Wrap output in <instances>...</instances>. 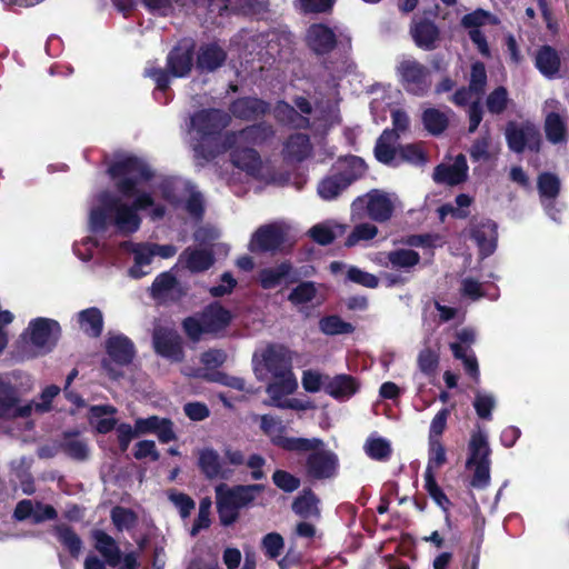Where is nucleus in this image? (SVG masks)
Returning <instances> with one entry per match:
<instances>
[{"label": "nucleus", "mask_w": 569, "mask_h": 569, "mask_svg": "<svg viewBox=\"0 0 569 569\" xmlns=\"http://www.w3.org/2000/svg\"><path fill=\"white\" fill-rule=\"evenodd\" d=\"M267 104L257 98L239 99L232 104V113L239 118L251 119L263 114Z\"/></svg>", "instance_id": "e433bc0d"}, {"label": "nucleus", "mask_w": 569, "mask_h": 569, "mask_svg": "<svg viewBox=\"0 0 569 569\" xmlns=\"http://www.w3.org/2000/svg\"><path fill=\"white\" fill-rule=\"evenodd\" d=\"M109 173L117 179V189L121 197L102 192L98 203L90 210L89 228L92 232H101L109 224H113L121 233L136 232L141 223L138 210L152 208V219H160L164 214L161 206L154 204L150 193L142 190V182L151 177L149 168L139 159L124 157L117 160Z\"/></svg>", "instance_id": "f257e3e1"}, {"label": "nucleus", "mask_w": 569, "mask_h": 569, "mask_svg": "<svg viewBox=\"0 0 569 569\" xmlns=\"http://www.w3.org/2000/svg\"><path fill=\"white\" fill-rule=\"evenodd\" d=\"M490 448L487 435L482 430H477L471 435L469 441V457L467 468H472L475 463H490Z\"/></svg>", "instance_id": "c756f323"}, {"label": "nucleus", "mask_w": 569, "mask_h": 569, "mask_svg": "<svg viewBox=\"0 0 569 569\" xmlns=\"http://www.w3.org/2000/svg\"><path fill=\"white\" fill-rule=\"evenodd\" d=\"M276 117L288 124L303 127L308 123L307 118L299 116L297 111L286 102H279L276 107Z\"/></svg>", "instance_id": "6e6d98bb"}, {"label": "nucleus", "mask_w": 569, "mask_h": 569, "mask_svg": "<svg viewBox=\"0 0 569 569\" xmlns=\"http://www.w3.org/2000/svg\"><path fill=\"white\" fill-rule=\"evenodd\" d=\"M64 451L73 459L83 460L89 455L88 446L78 438H70L63 445Z\"/></svg>", "instance_id": "774afa93"}, {"label": "nucleus", "mask_w": 569, "mask_h": 569, "mask_svg": "<svg viewBox=\"0 0 569 569\" xmlns=\"http://www.w3.org/2000/svg\"><path fill=\"white\" fill-rule=\"evenodd\" d=\"M425 488L428 491L429 496L435 500V502L447 510L450 502L447 496L443 493L441 488L437 485L435 476L425 475Z\"/></svg>", "instance_id": "e2e57ef3"}, {"label": "nucleus", "mask_w": 569, "mask_h": 569, "mask_svg": "<svg viewBox=\"0 0 569 569\" xmlns=\"http://www.w3.org/2000/svg\"><path fill=\"white\" fill-rule=\"evenodd\" d=\"M559 189L560 181L557 176L546 172L538 177V190L543 203L555 200Z\"/></svg>", "instance_id": "a18cd8bd"}, {"label": "nucleus", "mask_w": 569, "mask_h": 569, "mask_svg": "<svg viewBox=\"0 0 569 569\" xmlns=\"http://www.w3.org/2000/svg\"><path fill=\"white\" fill-rule=\"evenodd\" d=\"M396 133L386 129L377 141L375 149L376 158L380 162L390 163L396 156Z\"/></svg>", "instance_id": "ea45409f"}, {"label": "nucleus", "mask_w": 569, "mask_h": 569, "mask_svg": "<svg viewBox=\"0 0 569 569\" xmlns=\"http://www.w3.org/2000/svg\"><path fill=\"white\" fill-rule=\"evenodd\" d=\"M284 547L283 538L277 532H270L262 539V548L266 555L271 558H278Z\"/></svg>", "instance_id": "052dcab7"}, {"label": "nucleus", "mask_w": 569, "mask_h": 569, "mask_svg": "<svg viewBox=\"0 0 569 569\" xmlns=\"http://www.w3.org/2000/svg\"><path fill=\"white\" fill-rule=\"evenodd\" d=\"M8 389L0 388V418L28 417L33 405L18 407L20 396L32 389V381L28 375L18 380L8 379Z\"/></svg>", "instance_id": "6e6552de"}, {"label": "nucleus", "mask_w": 569, "mask_h": 569, "mask_svg": "<svg viewBox=\"0 0 569 569\" xmlns=\"http://www.w3.org/2000/svg\"><path fill=\"white\" fill-rule=\"evenodd\" d=\"M54 535L72 557H78L80 555L82 549V541L70 527L66 525H59L54 528Z\"/></svg>", "instance_id": "a19ab883"}, {"label": "nucleus", "mask_w": 569, "mask_h": 569, "mask_svg": "<svg viewBox=\"0 0 569 569\" xmlns=\"http://www.w3.org/2000/svg\"><path fill=\"white\" fill-rule=\"evenodd\" d=\"M91 537L94 549L103 557L106 563L116 567L121 561V550L117 541L100 529L92 530Z\"/></svg>", "instance_id": "412c9836"}, {"label": "nucleus", "mask_w": 569, "mask_h": 569, "mask_svg": "<svg viewBox=\"0 0 569 569\" xmlns=\"http://www.w3.org/2000/svg\"><path fill=\"white\" fill-rule=\"evenodd\" d=\"M111 519L113 525L119 529H129L136 523V515L124 508L116 507L111 511Z\"/></svg>", "instance_id": "0e129e2a"}, {"label": "nucleus", "mask_w": 569, "mask_h": 569, "mask_svg": "<svg viewBox=\"0 0 569 569\" xmlns=\"http://www.w3.org/2000/svg\"><path fill=\"white\" fill-rule=\"evenodd\" d=\"M508 147L515 152H522L526 148L538 150L540 146V133L532 124L510 123L506 130Z\"/></svg>", "instance_id": "4468645a"}, {"label": "nucleus", "mask_w": 569, "mask_h": 569, "mask_svg": "<svg viewBox=\"0 0 569 569\" xmlns=\"http://www.w3.org/2000/svg\"><path fill=\"white\" fill-rule=\"evenodd\" d=\"M106 349L108 356L119 365H128L134 357L132 341L121 333L109 335L106 340Z\"/></svg>", "instance_id": "aec40b11"}, {"label": "nucleus", "mask_w": 569, "mask_h": 569, "mask_svg": "<svg viewBox=\"0 0 569 569\" xmlns=\"http://www.w3.org/2000/svg\"><path fill=\"white\" fill-rule=\"evenodd\" d=\"M291 267L287 263H281L277 267L263 269L260 272V282L264 289L277 287L281 280L290 272Z\"/></svg>", "instance_id": "de8ad7c7"}, {"label": "nucleus", "mask_w": 569, "mask_h": 569, "mask_svg": "<svg viewBox=\"0 0 569 569\" xmlns=\"http://www.w3.org/2000/svg\"><path fill=\"white\" fill-rule=\"evenodd\" d=\"M151 292L153 297L161 299H173L182 295L179 283L170 272H163L154 279Z\"/></svg>", "instance_id": "473e14b6"}, {"label": "nucleus", "mask_w": 569, "mask_h": 569, "mask_svg": "<svg viewBox=\"0 0 569 569\" xmlns=\"http://www.w3.org/2000/svg\"><path fill=\"white\" fill-rule=\"evenodd\" d=\"M422 120L426 129L433 134L442 132L448 123L446 114L436 109L426 110Z\"/></svg>", "instance_id": "5fc2aeb1"}, {"label": "nucleus", "mask_w": 569, "mask_h": 569, "mask_svg": "<svg viewBox=\"0 0 569 569\" xmlns=\"http://www.w3.org/2000/svg\"><path fill=\"white\" fill-rule=\"evenodd\" d=\"M116 413L117 409L112 406H93L89 411V421L98 432L107 433L117 425Z\"/></svg>", "instance_id": "2f4dec72"}, {"label": "nucleus", "mask_w": 569, "mask_h": 569, "mask_svg": "<svg viewBox=\"0 0 569 569\" xmlns=\"http://www.w3.org/2000/svg\"><path fill=\"white\" fill-rule=\"evenodd\" d=\"M261 490L259 485L228 487L224 483L217 486L216 500L220 521L230 526L237 521L239 510L250 505Z\"/></svg>", "instance_id": "423d86ee"}, {"label": "nucleus", "mask_w": 569, "mask_h": 569, "mask_svg": "<svg viewBox=\"0 0 569 569\" xmlns=\"http://www.w3.org/2000/svg\"><path fill=\"white\" fill-rule=\"evenodd\" d=\"M231 313L218 303L208 306L200 315L184 320L183 328L189 338L199 340L203 333H217L231 321Z\"/></svg>", "instance_id": "0eeeda50"}, {"label": "nucleus", "mask_w": 569, "mask_h": 569, "mask_svg": "<svg viewBox=\"0 0 569 569\" xmlns=\"http://www.w3.org/2000/svg\"><path fill=\"white\" fill-rule=\"evenodd\" d=\"M162 196L172 204L186 200V209L192 216L198 217L202 211L201 194L189 182L182 180L167 182L162 188Z\"/></svg>", "instance_id": "f8f14e48"}, {"label": "nucleus", "mask_w": 569, "mask_h": 569, "mask_svg": "<svg viewBox=\"0 0 569 569\" xmlns=\"http://www.w3.org/2000/svg\"><path fill=\"white\" fill-rule=\"evenodd\" d=\"M378 234V228L370 222H362L355 226L351 233L347 237L345 244L347 247H353L360 241H368L373 239Z\"/></svg>", "instance_id": "8fccbe9b"}, {"label": "nucleus", "mask_w": 569, "mask_h": 569, "mask_svg": "<svg viewBox=\"0 0 569 569\" xmlns=\"http://www.w3.org/2000/svg\"><path fill=\"white\" fill-rule=\"evenodd\" d=\"M468 178V164L463 154H458L452 162L437 166L433 172V180L437 183L456 186Z\"/></svg>", "instance_id": "f3484780"}, {"label": "nucleus", "mask_w": 569, "mask_h": 569, "mask_svg": "<svg viewBox=\"0 0 569 569\" xmlns=\"http://www.w3.org/2000/svg\"><path fill=\"white\" fill-rule=\"evenodd\" d=\"M486 84L487 71L485 64L480 61L473 62L471 66L469 88L473 91L477 100H479V97L483 92Z\"/></svg>", "instance_id": "864d4df0"}, {"label": "nucleus", "mask_w": 569, "mask_h": 569, "mask_svg": "<svg viewBox=\"0 0 569 569\" xmlns=\"http://www.w3.org/2000/svg\"><path fill=\"white\" fill-rule=\"evenodd\" d=\"M508 91L503 87L496 88L489 93L486 100L487 109L491 113L499 114L503 112L508 106Z\"/></svg>", "instance_id": "4d7b16f0"}, {"label": "nucleus", "mask_w": 569, "mask_h": 569, "mask_svg": "<svg viewBox=\"0 0 569 569\" xmlns=\"http://www.w3.org/2000/svg\"><path fill=\"white\" fill-rule=\"evenodd\" d=\"M78 319L80 328L84 333L91 337L100 336L103 327V318L99 309L89 308L82 310L79 312Z\"/></svg>", "instance_id": "c9c22d12"}, {"label": "nucleus", "mask_w": 569, "mask_h": 569, "mask_svg": "<svg viewBox=\"0 0 569 569\" xmlns=\"http://www.w3.org/2000/svg\"><path fill=\"white\" fill-rule=\"evenodd\" d=\"M167 66L173 77H184L192 68V50L189 46L176 47L168 56Z\"/></svg>", "instance_id": "cd10ccee"}, {"label": "nucleus", "mask_w": 569, "mask_h": 569, "mask_svg": "<svg viewBox=\"0 0 569 569\" xmlns=\"http://www.w3.org/2000/svg\"><path fill=\"white\" fill-rule=\"evenodd\" d=\"M198 466L209 479L228 478V471L223 469L219 453L212 448L198 451Z\"/></svg>", "instance_id": "a878e982"}, {"label": "nucleus", "mask_w": 569, "mask_h": 569, "mask_svg": "<svg viewBox=\"0 0 569 569\" xmlns=\"http://www.w3.org/2000/svg\"><path fill=\"white\" fill-rule=\"evenodd\" d=\"M487 22L495 23L496 21L492 19L490 12L482 9H477L473 12L463 16L461 19V26L470 30L479 29V27L486 24Z\"/></svg>", "instance_id": "bf43d9fd"}, {"label": "nucleus", "mask_w": 569, "mask_h": 569, "mask_svg": "<svg viewBox=\"0 0 569 569\" xmlns=\"http://www.w3.org/2000/svg\"><path fill=\"white\" fill-rule=\"evenodd\" d=\"M168 497L170 501L179 509L182 518H187L191 510L194 508L193 500L186 493L174 490L169 491Z\"/></svg>", "instance_id": "338daca9"}, {"label": "nucleus", "mask_w": 569, "mask_h": 569, "mask_svg": "<svg viewBox=\"0 0 569 569\" xmlns=\"http://www.w3.org/2000/svg\"><path fill=\"white\" fill-rule=\"evenodd\" d=\"M348 162L351 166L350 172L332 174L319 182L317 190L321 199L326 201L337 199L353 180L365 172V162L360 158L351 157Z\"/></svg>", "instance_id": "1a4fd4ad"}, {"label": "nucleus", "mask_w": 569, "mask_h": 569, "mask_svg": "<svg viewBox=\"0 0 569 569\" xmlns=\"http://www.w3.org/2000/svg\"><path fill=\"white\" fill-rule=\"evenodd\" d=\"M365 451L372 459L383 460L389 458L391 446L387 439L371 436L365 443Z\"/></svg>", "instance_id": "49530a36"}, {"label": "nucleus", "mask_w": 569, "mask_h": 569, "mask_svg": "<svg viewBox=\"0 0 569 569\" xmlns=\"http://www.w3.org/2000/svg\"><path fill=\"white\" fill-rule=\"evenodd\" d=\"M122 247L134 258V264L129 269L130 277L139 279L146 276L149 271L143 270V267L149 266L154 257L150 243L123 242Z\"/></svg>", "instance_id": "5701e85b"}, {"label": "nucleus", "mask_w": 569, "mask_h": 569, "mask_svg": "<svg viewBox=\"0 0 569 569\" xmlns=\"http://www.w3.org/2000/svg\"><path fill=\"white\" fill-rule=\"evenodd\" d=\"M499 150L498 144L493 143L490 134L487 132L473 142L470 148V156L475 161H488L496 158Z\"/></svg>", "instance_id": "4c0bfd02"}, {"label": "nucleus", "mask_w": 569, "mask_h": 569, "mask_svg": "<svg viewBox=\"0 0 569 569\" xmlns=\"http://www.w3.org/2000/svg\"><path fill=\"white\" fill-rule=\"evenodd\" d=\"M307 473L315 479H328L337 473L338 457L332 451L319 450L310 453L306 463Z\"/></svg>", "instance_id": "2eb2a0df"}, {"label": "nucleus", "mask_w": 569, "mask_h": 569, "mask_svg": "<svg viewBox=\"0 0 569 569\" xmlns=\"http://www.w3.org/2000/svg\"><path fill=\"white\" fill-rule=\"evenodd\" d=\"M261 139V129L259 127H249L237 133L228 134L221 146V152L232 149V163L248 174L258 177L262 169V161L257 151L249 147V144L256 143Z\"/></svg>", "instance_id": "20e7f679"}, {"label": "nucleus", "mask_w": 569, "mask_h": 569, "mask_svg": "<svg viewBox=\"0 0 569 569\" xmlns=\"http://www.w3.org/2000/svg\"><path fill=\"white\" fill-rule=\"evenodd\" d=\"M446 462V451L439 439L429 440V460L425 475L435 476V470Z\"/></svg>", "instance_id": "3c124183"}, {"label": "nucleus", "mask_w": 569, "mask_h": 569, "mask_svg": "<svg viewBox=\"0 0 569 569\" xmlns=\"http://www.w3.org/2000/svg\"><path fill=\"white\" fill-rule=\"evenodd\" d=\"M496 403L497 400L492 393L482 390L475 391L473 407L479 418L490 420Z\"/></svg>", "instance_id": "09e8293b"}, {"label": "nucleus", "mask_w": 569, "mask_h": 569, "mask_svg": "<svg viewBox=\"0 0 569 569\" xmlns=\"http://www.w3.org/2000/svg\"><path fill=\"white\" fill-rule=\"evenodd\" d=\"M535 64L546 78H555L560 70V57L556 49L550 46H542L535 56Z\"/></svg>", "instance_id": "bb28decb"}, {"label": "nucleus", "mask_w": 569, "mask_h": 569, "mask_svg": "<svg viewBox=\"0 0 569 569\" xmlns=\"http://www.w3.org/2000/svg\"><path fill=\"white\" fill-rule=\"evenodd\" d=\"M439 362V355L437 351L425 348L418 356V367L425 375H431L436 371Z\"/></svg>", "instance_id": "680f3d73"}, {"label": "nucleus", "mask_w": 569, "mask_h": 569, "mask_svg": "<svg viewBox=\"0 0 569 569\" xmlns=\"http://www.w3.org/2000/svg\"><path fill=\"white\" fill-rule=\"evenodd\" d=\"M397 73L405 89L413 94L421 96L430 87L429 69L415 59L401 60Z\"/></svg>", "instance_id": "9b49d317"}, {"label": "nucleus", "mask_w": 569, "mask_h": 569, "mask_svg": "<svg viewBox=\"0 0 569 569\" xmlns=\"http://www.w3.org/2000/svg\"><path fill=\"white\" fill-rule=\"evenodd\" d=\"M410 33L415 43L423 50H433L439 40L437 26L427 19H413Z\"/></svg>", "instance_id": "6ab92c4d"}, {"label": "nucleus", "mask_w": 569, "mask_h": 569, "mask_svg": "<svg viewBox=\"0 0 569 569\" xmlns=\"http://www.w3.org/2000/svg\"><path fill=\"white\" fill-rule=\"evenodd\" d=\"M178 262L191 272H201L213 264V256L206 249L187 248L180 254Z\"/></svg>", "instance_id": "393cba45"}, {"label": "nucleus", "mask_w": 569, "mask_h": 569, "mask_svg": "<svg viewBox=\"0 0 569 569\" xmlns=\"http://www.w3.org/2000/svg\"><path fill=\"white\" fill-rule=\"evenodd\" d=\"M546 136L552 143H559L566 140V127L561 117L551 111L547 114L545 121Z\"/></svg>", "instance_id": "c03bdc74"}, {"label": "nucleus", "mask_w": 569, "mask_h": 569, "mask_svg": "<svg viewBox=\"0 0 569 569\" xmlns=\"http://www.w3.org/2000/svg\"><path fill=\"white\" fill-rule=\"evenodd\" d=\"M307 41L315 52L327 53L336 46V34L325 24H313L308 29Z\"/></svg>", "instance_id": "b1692460"}, {"label": "nucleus", "mask_w": 569, "mask_h": 569, "mask_svg": "<svg viewBox=\"0 0 569 569\" xmlns=\"http://www.w3.org/2000/svg\"><path fill=\"white\" fill-rule=\"evenodd\" d=\"M292 355L288 348L279 345L268 346L253 355V370L261 381L270 380L266 391L270 403L278 408H298L295 399H282L298 388V381L292 372Z\"/></svg>", "instance_id": "f03ea898"}, {"label": "nucleus", "mask_w": 569, "mask_h": 569, "mask_svg": "<svg viewBox=\"0 0 569 569\" xmlns=\"http://www.w3.org/2000/svg\"><path fill=\"white\" fill-rule=\"evenodd\" d=\"M321 287L312 281H305L299 283L288 296V300L295 306H301L321 299Z\"/></svg>", "instance_id": "72a5a7b5"}, {"label": "nucleus", "mask_w": 569, "mask_h": 569, "mask_svg": "<svg viewBox=\"0 0 569 569\" xmlns=\"http://www.w3.org/2000/svg\"><path fill=\"white\" fill-rule=\"evenodd\" d=\"M345 232V227L335 221H325L318 224H315L310 230V237L318 242L319 244H329L332 242L338 236H341Z\"/></svg>", "instance_id": "f704fd0d"}, {"label": "nucleus", "mask_w": 569, "mask_h": 569, "mask_svg": "<svg viewBox=\"0 0 569 569\" xmlns=\"http://www.w3.org/2000/svg\"><path fill=\"white\" fill-rule=\"evenodd\" d=\"M309 153V139L306 134L302 133L292 134L284 146V154L291 160L301 161L308 157Z\"/></svg>", "instance_id": "58836bf2"}, {"label": "nucleus", "mask_w": 569, "mask_h": 569, "mask_svg": "<svg viewBox=\"0 0 569 569\" xmlns=\"http://www.w3.org/2000/svg\"><path fill=\"white\" fill-rule=\"evenodd\" d=\"M261 428L271 438L272 442L286 450L307 452L318 449L322 441L318 438H295L282 436L281 423L273 417L262 416Z\"/></svg>", "instance_id": "9d476101"}, {"label": "nucleus", "mask_w": 569, "mask_h": 569, "mask_svg": "<svg viewBox=\"0 0 569 569\" xmlns=\"http://www.w3.org/2000/svg\"><path fill=\"white\" fill-rule=\"evenodd\" d=\"M472 237L476 240L480 252L487 257L493 252L497 242V226L492 221H483L472 230Z\"/></svg>", "instance_id": "7c9ffc66"}, {"label": "nucleus", "mask_w": 569, "mask_h": 569, "mask_svg": "<svg viewBox=\"0 0 569 569\" xmlns=\"http://www.w3.org/2000/svg\"><path fill=\"white\" fill-rule=\"evenodd\" d=\"M153 346L157 353L171 361L179 362L183 358L180 336L173 330L156 329Z\"/></svg>", "instance_id": "dca6fc26"}, {"label": "nucleus", "mask_w": 569, "mask_h": 569, "mask_svg": "<svg viewBox=\"0 0 569 569\" xmlns=\"http://www.w3.org/2000/svg\"><path fill=\"white\" fill-rule=\"evenodd\" d=\"M356 379L348 375L329 377L325 385V391L336 399H348L358 391Z\"/></svg>", "instance_id": "c85d7f7f"}, {"label": "nucleus", "mask_w": 569, "mask_h": 569, "mask_svg": "<svg viewBox=\"0 0 569 569\" xmlns=\"http://www.w3.org/2000/svg\"><path fill=\"white\" fill-rule=\"evenodd\" d=\"M398 208L400 200L396 193L371 190L351 203V219L356 221L368 217L382 223L389 221Z\"/></svg>", "instance_id": "39448f33"}, {"label": "nucleus", "mask_w": 569, "mask_h": 569, "mask_svg": "<svg viewBox=\"0 0 569 569\" xmlns=\"http://www.w3.org/2000/svg\"><path fill=\"white\" fill-rule=\"evenodd\" d=\"M60 335L59 323L49 318H36L31 320L23 333L38 349L49 350L58 340Z\"/></svg>", "instance_id": "ddd939ff"}, {"label": "nucleus", "mask_w": 569, "mask_h": 569, "mask_svg": "<svg viewBox=\"0 0 569 569\" xmlns=\"http://www.w3.org/2000/svg\"><path fill=\"white\" fill-rule=\"evenodd\" d=\"M318 503L319 500L311 491H303V493L295 500L292 509L297 515L303 518L319 517L320 511Z\"/></svg>", "instance_id": "79ce46f5"}, {"label": "nucleus", "mask_w": 569, "mask_h": 569, "mask_svg": "<svg viewBox=\"0 0 569 569\" xmlns=\"http://www.w3.org/2000/svg\"><path fill=\"white\" fill-rule=\"evenodd\" d=\"M420 261V256L411 249H396L387 253H382L379 262L385 267H391L409 272Z\"/></svg>", "instance_id": "4be33fe9"}, {"label": "nucleus", "mask_w": 569, "mask_h": 569, "mask_svg": "<svg viewBox=\"0 0 569 569\" xmlns=\"http://www.w3.org/2000/svg\"><path fill=\"white\" fill-rule=\"evenodd\" d=\"M329 376L321 375L315 370H306L302 375V387L308 392H317L321 389L325 390V385L327 383V379Z\"/></svg>", "instance_id": "13d9d810"}, {"label": "nucleus", "mask_w": 569, "mask_h": 569, "mask_svg": "<svg viewBox=\"0 0 569 569\" xmlns=\"http://www.w3.org/2000/svg\"><path fill=\"white\" fill-rule=\"evenodd\" d=\"M319 328L325 335H340L353 331V327L349 322H345L337 316H329L322 318L319 322Z\"/></svg>", "instance_id": "603ef678"}, {"label": "nucleus", "mask_w": 569, "mask_h": 569, "mask_svg": "<svg viewBox=\"0 0 569 569\" xmlns=\"http://www.w3.org/2000/svg\"><path fill=\"white\" fill-rule=\"evenodd\" d=\"M228 113L218 110H202L190 119L191 146L197 158L210 160L221 152L214 136L229 124Z\"/></svg>", "instance_id": "7ed1b4c3"}, {"label": "nucleus", "mask_w": 569, "mask_h": 569, "mask_svg": "<svg viewBox=\"0 0 569 569\" xmlns=\"http://www.w3.org/2000/svg\"><path fill=\"white\" fill-rule=\"evenodd\" d=\"M272 480L278 488L286 492H292L300 486V480L297 477L283 470H277Z\"/></svg>", "instance_id": "69168bd1"}, {"label": "nucleus", "mask_w": 569, "mask_h": 569, "mask_svg": "<svg viewBox=\"0 0 569 569\" xmlns=\"http://www.w3.org/2000/svg\"><path fill=\"white\" fill-rule=\"evenodd\" d=\"M287 236V229L282 224L261 227L251 239L252 250H273L278 248Z\"/></svg>", "instance_id": "a211bd4d"}, {"label": "nucleus", "mask_w": 569, "mask_h": 569, "mask_svg": "<svg viewBox=\"0 0 569 569\" xmlns=\"http://www.w3.org/2000/svg\"><path fill=\"white\" fill-rule=\"evenodd\" d=\"M226 59L223 50L217 46L203 48L198 57V67L202 70L212 71L220 67Z\"/></svg>", "instance_id": "37998d69"}]
</instances>
